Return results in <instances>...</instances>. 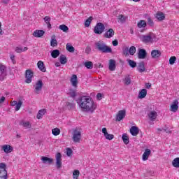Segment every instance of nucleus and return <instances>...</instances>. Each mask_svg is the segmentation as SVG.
<instances>
[{
    "label": "nucleus",
    "instance_id": "nucleus-1",
    "mask_svg": "<svg viewBox=\"0 0 179 179\" xmlns=\"http://www.w3.org/2000/svg\"><path fill=\"white\" fill-rule=\"evenodd\" d=\"M77 103L79 104V106L82 108L83 111H90L91 113H93L97 107L90 96H81Z\"/></svg>",
    "mask_w": 179,
    "mask_h": 179
},
{
    "label": "nucleus",
    "instance_id": "nucleus-2",
    "mask_svg": "<svg viewBox=\"0 0 179 179\" xmlns=\"http://www.w3.org/2000/svg\"><path fill=\"white\" fill-rule=\"evenodd\" d=\"M95 47L98 51L103 54H111V52H113V49L107 45L103 41H99L95 43Z\"/></svg>",
    "mask_w": 179,
    "mask_h": 179
},
{
    "label": "nucleus",
    "instance_id": "nucleus-3",
    "mask_svg": "<svg viewBox=\"0 0 179 179\" xmlns=\"http://www.w3.org/2000/svg\"><path fill=\"white\" fill-rule=\"evenodd\" d=\"M104 30H106V27H104V24L101 22L96 23V26L94 27V33H95V34H101L104 33Z\"/></svg>",
    "mask_w": 179,
    "mask_h": 179
},
{
    "label": "nucleus",
    "instance_id": "nucleus-4",
    "mask_svg": "<svg viewBox=\"0 0 179 179\" xmlns=\"http://www.w3.org/2000/svg\"><path fill=\"white\" fill-rule=\"evenodd\" d=\"M6 169V164L0 163V179H8V171Z\"/></svg>",
    "mask_w": 179,
    "mask_h": 179
},
{
    "label": "nucleus",
    "instance_id": "nucleus-5",
    "mask_svg": "<svg viewBox=\"0 0 179 179\" xmlns=\"http://www.w3.org/2000/svg\"><path fill=\"white\" fill-rule=\"evenodd\" d=\"M8 76V71H6V66L0 64V82H3Z\"/></svg>",
    "mask_w": 179,
    "mask_h": 179
},
{
    "label": "nucleus",
    "instance_id": "nucleus-6",
    "mask_svg": "<svg viewBox=\"0 0 179 179\" xmlns=\"http://www.w3.org/2000/svg\"><path fill=\"white\" fill-rule=\"evenodd\" d=\"M82 138V133L80 131L77 129L73 131V137L72 139L75 143H79L80 142V139Z\"/></svg>",
    "mask_w": 179,
    "mask_h": 179
},
{
    "label": "nucleus",
    "instance_id": "nucleus-7",
    "mask_svg": "<svg viewBox=\"0 0 179 179\" xmlns=\"http://www.w3.org/2000/svg\"><path fill=\"white\" fill-rule=\"evenodd\" d=\"M153 34H149L148 35H143L140 36V40L145 44H149V43H153Z\"/></svg>",
    "mask_w": 179,
    "mask_h": 179
},
{
    "label": "nucleus",
    "instance_id": "nucleus-8",
    "mask_svg": "<svg viewBox=\"0 0 179 179\" xmlns=\"http://www.w3.org/2000/svg\"><path fill=\"white\" fill-rule=\"evenodd\" d=\"M43 86H44V83H43L42 80H37L35 85H34V93L35 94H40V92L43 90Z\"/></svg>",
    "mask_w": 179,
    "mask_h": 179
},
{
    "label": "nucleus",
    "instance_id": "nucleus-9",
    "mask_svg": "<svg viewBox=\"0 0 179 179\" xmlns=\"http://www.w3.org/2000/svg\"><path fill=\"white\" fill-rule=\"evenodd\" d=\"M34 73L31 70H27L25 72L26 83H31Z\"/></svg>",
    "mask_w": 179,
    "mask_h": 179
},
{
    "label": "nucleus",
    "instance_id": "nucleus-10",
    "mask_svg": "<svg viewBox=\"0 0 179 179\" xmlns=\"http://www.w3.org/2000/svg\"><path fill=\"white\" fill-rule=\"evenodd\" d=\"M62 156L61 153L57 152L56 154V167L57 169H61L62 167Z\"/></svg>",
    "mask_w": 179,
    "mask_h": 179
},
{
    "label": "nucleus",
    "instance_id": "nucleus-11",
    "mask_svg": "<svg viewBox=\"0 0 179 179\" xmlns=\"http://www.w3.org/2000/svg\"><path fill=\"white\" fill-rule=\"evenodd\" d=\"M148 55V52H146V50L145 49H138V59H145Z\"/></svg>",
    "mask_w": 179,
    "mask_h": 179
},
{
    "label": "nucleus",
    "instance_id": "nucleus-12",
    "mask_svg": "<svg viewBox=\"0 0 179 179\" xmlns=\"http://www.w3.org/2000/svg\"><path fill=\"white\" fill-rule=\"evenodd\" d=\"M126 113L125 110H120L116 115V120L121 121V120H124V118H125Z\"/></svg>",
    "mask_w": 179,
    "mask_h": 179
},
{
    "label": "nucleus",
    "instance_id": "nucleus-13",
    "mask_svg": "<svg viewBox=\"0 0 179 179\" xmlns=\"http://www.w3.org/2000/svg\"><path fill=\"white\" fill-rule=\"evenodd\" d=\"M162 56V52L159 50H153L151 52V57L153 58V59H156L157 58H160Z\"/></svg>",
    "mask_w": 179,
    "mask_h": 179
},
{
    "label": "nucleus",
    "instance_id": "nucleus-14",
    "mask_svg": "<svg viewBox=\"0 0 179 179\" xmlns=\"http://www.w3.org/2000/svg\"><path fill=\"white\" fill-rule=\"evenodd\" d=\"M148 116L149 117L150 121H156V118H157V112L155 110H151Z\"/></svg>",
    "mask_w": 179,
    "mask_h": 179
},
{
    "label": "nucleus",
    "instance_id": "nucleus-15",
    "mask_svg": "<svg viewBox=\"0 0 179 179\" xmlns=\"http://www.w3.org/2000/svg\"><path fill=\"white\" fill-rule=\"evenodd\" d=\"M178 110V101L177 99L174 100L171 106V111L173 113H176Z\"/></svg>",
    "mask_w": 179,
    "mask_h": 179
},
{
    "label": "nucleus",
    "instance_id": "nucleus-16",
    "mask_svg": "<svg viewBox=\"0 0 179 179\" xmlns=\"http://www.w3.org/2000/svg\"><path fill=\"white\" fill-rule=\"evenodd\" d=\"M137 71L140 72V73H142V72L146 71V68L145 67V62H141L138 63L137 66Z\"/></svg>",
    "mask_w": 179,
    "mask_h": 179
},
{
    "label": "nucleus",
    "instance_id": "nucleus-17",
    "mask_svg": "<svg viewBox=\"0 0 179 179\" xmlns=\"http://www.w3.org/2000/svg\"><path fill=\"white\" fill-rule=\"evenodd\" d=\"M130 134L132 136H136L139 134V128L136 126H132L130 129Z\"/></svg>",
    "mask_w": 179,
    "mask_h": 179
},
{
    "label": "nucleus",
    "instance_id": "nucleus-18",
    "mask_svg": "<svg viewBox=\"0 0 179 179\" xmlns=\"http://www.w3.org/2000/svg\"><path fill=\"white\" fill-rule=\"evenodd\" d=\"M115 33L114 29L110 28L104 34L103 37H105V38H111Z\"/></svg>",
    "mask_w": 179,
    "mask_h": 179
},
{
    "label": "nucleus",
    "instance_id": "nucleus-19",
    "mask_svg": "<svg viewBox=\"0 0 179 179\" xmlns=\"http://www.w3.org/2000/svg\"><path fill=\"white\" fill-rule=\"evenodd\" d=\"M45 34V32L44 31V30H36L34 31L33 36L34 37L40 38L43 37Z\"/></svg>",
    "mask_w": 179,
    "mask_h": 179
},
{
    "label": "nucleus",
    "instance_id": "nucleus-20",
    "mask_svg": "<svg viewBox=\"0 0 179 179\" xmlns=\"http://www.w3.org/2000/svg\"><path fill=\"white\" fill-rule=\"evenodd\" d=\"M151 153H152V151H150V149H145L144 153L143 154V162H146V160H148V159H149V156H150Z\"/></svg>",
    "mask_w": 179,
    "mask_h": 179
},
{
    "label": "nucleus",
    "instance_id": "nucleus-21",
    "mask_svg": "<svg viewBox=\"0 0 179 179\" xmlns=\"http://www.w3.org/2000/svg\"><path fill=\"white\" fill-rule=\"evenodd\" d=\"M41 160L43 164H52V162H54V159H52V158H48L47 157H42Z\"/></svg>",
    "mask_w": 179,
    "mask_h": 179
},
{
    "label": "nucleus",
    "instance_id": "nucleus-22",
    "mask_svg": "<svg viewBox=\"0 0 179 179\" xmlns=\"http://www.w3.org/2000/svg\"><path fill=\"white\" fill-rule=\"evenodd\" d=\"M44 22L45 23H46L47 26H48V29L49 30H51V29H52V27L51 26V17L49 16H45L44 18Z\"/></svg>",
    "mask_w": 179,
    "mask_h": 179
},
{
    "label": "nucleus",
    "instance_id": "nucleus-23",
    "mask_svg": "<svg viewBox=\"0 0 179 179\" xmlns=\"http://www.w3.org/2000/svg\"><path fill=\"white\" fill-rule=\"evenodd\" d=\"M71 82L72 86H73L74 87H78V76L76 75L73 74L71 78Z\"/></svg>",
    "mask_w": 179,
    "mask_h": 179
},
{
    "label": "nucleus",
    "instance_id": "nucleus-24",
    "mask_svg": "<svg viewBox=\"0 0 179 179\" xmlns=\"http://www.w3.org/2000/svg\"><path fill=\"white\" fill-rule=\"evenodd\" d=\"M3 150L5 152V153H10L12 150H13V148L10 146V145H4L2 146Z\"/></svg>",
    "mask_w": 179,
    "mask_h": 179
},
{
    "label": "nucleus",
    "instance_id": "nucleus-25",
    "mask_svg": "<svg viewBox=\"0 0 179 179\" xmlns=\"http://www.w3.org/2000/svg\"><path fill=\"white\" fill-rule=\"evenodd\" d=\"M38 68L41 72H46L47 69H45V66H44V62L43 61H38L37 63Z\"/></svg>",
    "mask_w": 179,
    "mask_h": 179
},
{
    "label": "nucleus",
    "instance_id": "nucleus-26",
    "mask_svg": "<svg viewBox=\"0 0 179 179\" xmlns=\"http://www.w3.org/2000/svg\"><path fill=\"white\" fill-rule=\"evenodd\" d=\"M109 71H115V60L110 59L109 60Z\"/></svg>",
    "mask_w": 179,
    "mask_h": 179
},
{
    "label": "nucleus",
    "instance_id": "nucleus-27",
    "mask_svg": "<svg viewBox=\"0 0 179 179\" xmlns=\"http://www.w3.org/2000/svg\"><path fill=\"white\" fill-rule=\"evenodd\" d=\"M146 94H148V90H146V89H143L140 91L138 97L139 99H145L146 97Z\"/></svg>",
    "mask_w": 179,
    "mask_h": 179
},
{
    "label": "nucleus",
    "instance_id": "nucleus-28",
    "mask_svg": "<svg viewBox=\"0 0 179 179\" xmlns=\"http://www.w3.org/2000/svg\"><path fill=\"white\" fill-rule=\"evenodd\" d=\"M117 19L120 20V23H125V22H127V19H128V16L121 14L117 16Z\"/></svg>",
    "mask_w": 179,
    "mask_h": 179
},
{
    "label": "nucleus",
    "instance_id": "nucleus-29",
    "mask_svg": "<svg viewBox=\"0 0 179 179\" xmlns=\"http://www.w3.org/2000/svg\"><path fill=\"white\" fill-rule=\"evenodd\" d=\"M59 62H60V64H62V65H65V64H66V62H68V59H66V57L64 55H60Z\"/></svg>",
    "mask_w": 179,
    "mask_h": 179
},
{
    "label": "nucleus",
    "instance_id": "nucleus-30",
    "mask_svg": "<svg viewBox=\"0 0 179 179\" xmlns=\"http://www.w3.org/2000/svg\"><path fill=\"white\" fill-rule=\"evenodd\" d=\"M156 17L158 20H159V22H162V20H164V19H166V16L163 13H157Z\"/></svg>",
    "mask_w": 179,
    "mask_h": 179
},
{
    "label": "nucleus",
    "instance_id": "nucleus-31",
    "mask_svg": "<svg viewBox=\"0 0 179 179\" xmlns=\"http://www.w3.org/2000/svg\"><path fill=\"white\" fill-rule=\"evenodd\" d=\"M147 24H146V21L142 20H140L138 24H137V27L139 28V29H142V28H145L146 27Z\"/></svg>",
    "mask_w": 179,
    "mask_h": 179
},
{
    "label": "nucleus",
    "instance_id": "nucleus-32",
    "mask_svg": "<svg viewBox=\"0 0 179 179\" xmlns=\"http://www.w3.org/2000/svg\"><path fill=\"white\" fill-rule=\"evenodd\" d=\"M122 139L125 145H128V143H129V137L127 134H124L122 136Z\"/></svg>",
    "mask_w": 179,
    "mask_h": 179
},
{
    "label": "nucleus",
    "instance_id": "nucleus-33",
    "mask_svg": "<svg viewBox=\"0 0 179 179\" xmlns=\"http://www.w3.org/2000/svg\"><path fill=\"white\" fill-rule=\"evenodd\" d=\"M20 125H22L24 128H31V124H30V122L21 121L20 122Z\"/></svg>",
    "mask_w": 179,
    "mask_h": 179
},
{
    "label": "nucleus",
    "instance_id": "nucleus-34",
    "mask_svg": "<svg viewBox=\"0 0 179 179\" xmlns=\"http://www.w3.org/2000/svg\"><path fill=\"white\" fill-rule=\"evenodd\" d=\"M59 50L56 49L52 51L51 56L52 58H58V57H59Z\"/></svg>",
    "mask_w": 179,
    "mask_h": 179
},
{
    "label": "nucleus",
    "instance_id": "nucleus-35",
    "mask_svg": "<svg viewBox=\"0 0 179 179\" xmlns=\"http://www.w3.org/2000/svg\"><path fill=\"white\" fill-rule=\"evenodd\" d=\"M46 112H47V111L45 110V109H41V110H40L38 111L37 115H36V118H37L38 120H40V119L43 117V115H44V114H45Z\"/></svg>",
    "mask_w": 179,
    "mask_h": 179
},
{
    "label": "nucleus",
    "instance_id": "nucleus-36",
    "mask_svg": "<svg viewBox=\"0 0 179 179\" xmlns=\"http://www.w3.org/2000/svg\"><path fill=\"white\" fill-rule=\"evenodd\" d=\"M59 29L60 30L63 31L64 33H68V31H69V28L68 27V26H66L65 24L59 25Z\"/></svg>",
    "mask_w": 179,
    "mask_h": 179
},
{
    "label": "nucleus",
    "instance_id": "nucleus-37",
    "mask_svg": "<svg viewBox=\"0 0 179 179\" xmlns=\"http://www.w3.org/2000/svg\"><path fill=\"white\" fill-rule=\"evenodd\" d=\"M52 134L54 136H58L61 134V130L59 128H55L52 129Z\"/></svg>",
    "mask_w": 179,
    "mask_h": 179
},
{
    "label": "nucleus",
    "instance_id": "nucleus-38",
    "mask_svg": "<svg viewBox=\"0 0 179 179\" xmlns=\"http://www.w3.org/2000/svg\"><path fill=\"white\" fill-rule=\"evenodd\" d=\"M84 65L87 69H93V62L89 61V62H85L84 63Z\"/></svg>",
    "mask_w": 179,
    "mask_h": 179
},
{
    "label": "nucleus",
    "instance_id": "nucleus-39",
    "mask_svg": "<svg viewBox=\"0 0 179 179\" xmlns=\"http://www.w3.org/2000/svg\"><path fill=\"white\" fill-rule=\"evenodd\" d=\"M124 82V85H126L127 86H129V85L131 83V76H126L124 79L123 80Z\"/></svg>",
    "mask_w": 179,
    "mask_h": 179
},
{
    "label": "nucleus",
    "instance_id": "nucleus-40",
    "mask_svg": "<svg viewBox=\"0 0 179 179\" xmlns=\"http://www.w3.org/2000/svg\"><path fill=\"white\" fill-rule=\"evenodd\" d=\"M69 94L70 97H72V99H75V97H76V90L70 89Z\"/></svg>",
    "mask_w": 179,
    "mask_h": 179
},
{
    "label": "nucleus",
    "instance_id": "nucleus-41",
    "mask_svg": "<svg viewBox=\"0 0 179 179\" xmlns=\"http://www.w3.org/2000/svg\"><path fill=\"white\" fill-rule=\"evenodd\" d=\"M66 48L69 52H75V48L71 45L69 43H67L66 45Z\"/></svg>",
    "mask_w": 179,
    "mask_h": 179
},
{
    "label": "nucleus",
    "instance_id": "nucleus-42",
    "mask_svg": "<svg viewBox=\"0 0 179 179\" xmlns=\"http://www.w3.org/2000/svg\"><path fill=\"white\" fill-rule=\"evenodd\" d=\"M172 165L173 167H179V157L175 158L172 162Z\"/></svg>",
    "mask_w": 179,
    "mask_h": 179
},
{
    "label": "nucleus",
    "instance_id": "nucleus-43",
    "mask_svg": "<svg viewBox=\"0 0 179 179\" xmlns=\"http://www.w3.org/2000/svg\"><path fill=\"white\" fill-rule=\"evenodd\" d=\"M135 52H136V48L135 46H131L129 49V53L130 55H134Z\"/></svg>",
    "mask_w": 179,
    "mask_h": 179
},
{
    "label": "nucleus",
    "instance_id": "nucleus-44",
    "mask_svg": "<svg viewBox=\"0 0 179 179\" xmlns=\"http://www.w3.org/2000/svg\"><path fill=\"white\" fill-rule=\"evenodd\" d=\"M92 20H93V17L91 16L86 20L85 22V27H89L90 26V23H92Z\"/></svg>",
    "mask_w": 179,
    "mask_h": 179
},
{
    "label": "nucleus",
    "instance_id": "nucleus-45",
    "mask_svg": "<svg viewBox=\"0 0 179 179\" xmlns=\"http://www.w3.org/2000/svg\"><path fill=\"white\" fill-rule=\"evenodd\" d=\"M128 64L131 68H136V62L134 60L129 59L128 60Z\"/></svg>",
    "mask_w": 179,
    "mask_h": 179
},
{
    "label": "nucleus",
    "instance_id": "nucleus-46",
    "mask_svg": "<svg viewBox=\"0 0 179 179\" xmlns=\"http://www.w3.org/2000/svg\"><path fill=\"white\" fill-rule=\"evenodd\" d=\"M66 106L68 107L69 110H73L75 108V103L71 102H66Z\"/></svg>",
    "mask_w": 179,
    "mask_h": 179
},
{
    "label": "nucleus",
    "instance_id": "nucleus-47",
    "mask_svg": "<svg viewBox=\"0 0 179 179\" xmlns=\"http://www.w3.org/2000/svg\"><path fill=\"white\" fill-rule=\"evenodd\" d=\"M176 61H177V57H176L175 56L171 57L169 59L170 65H174V64L176 63Z\"/></svg>",
    "mask_w": 179,
    "mask_h": 179
},
{
    "label": "nucleus",
    "instance_id": "nucleus-48",
    "mask_svg": "<svg viewBox=\"0 0 179 179\" xmlns=\"http://www.w3.org/2000/svg\"><path fill=\"white\" fill-rule=\"evenodd\" d=\"M79 174H80V172H79V170H75L73 173V176L74 179L79 178Z\"/></svg>",
    "mask_w": 179,
    "mask_h": 179
},
{
    "label": "nucleus",
    "instance_id": "nucleus-49",
    "mask_svg": "<svg viewBox=\"0 0 179 179\" xmlns=\"http://www.w3.org/2000/svg\"><path fill=\"white\" fill-rule=\"evenodd\" d=\"M50 45L51 47H57V45H58V42H57V39L52 38L50 41Z\"/></svg>",
    "mask_w": 179,
    "mask_h": 179
},
{
    "label": "nucleus",
    "instance_id": "nucleus-50",
    "mask_svg": "<svg viewBox=\"0 0 179 179\" xmlns=\"http://www.w3.org/2000/svg\"><path fill=\"white\" fill-rule=\"evenodd\" d=\"M22 104H23V102H22V101H19L18 103L16 104L15 111H19L20 110V107H22Z\"/></svg>",
    "mask_w": 179,
    "mask_h": 179
},
{
    "label": "nucleus",
    "instance_id": "nucleus-51",
    "mask_svg": "<svg viewBox=\"0 0 179 179\" xmlns=\"http://www.w3.org/2000/svg\"><path fill=\"white\" fill-rule=\"evenodd\" d=\"M104 136L106 139H108V141H112V139H114V136L113 134H109L108 133L106 134Z\"/></svg>",
    "mask_w": 179,
    "mask_h": 179
},
{
    "label": "nucleus",
    "instance_id": "nucleus-52",
    "mask_svg": "<svg viewBox=\"0 0 179 179\" xmlns=\"http://www.w3.org/2000/svg\"><path fill=\"white\" fill-rule=\"evenodd\" d=\"M123 54L126 57H127V55H129V48L126 47V48H123Z\"/></svg>",
    "mask_w": 179,
    "mask_h": 179
},
{
    "label": "nucleus",
    "instance_id": "nucleus-53",
    "mask_svg": "<svg viewBox=\"0 0 179 179\" xmlns=\"http://www.w3.org/2000/svg\"><path fill=\"white\" fill-rule=\"evenodd\" d=\"M72 153H73L72 149H71V148H67L66 149L67 156H69V157L72 156Z\"/></svg>",
    "mask_w": 179,
    "mask_h": 179
},
{
    "label": "nucleus",
    "instance_id": "nucleus-54",
    "mask_svg": "<svg viewBox=\"0 0 179 179\" xmlns=\"http://www.w3.org/2000/svg\"><path fill=\"white\" fill-rule=\"evenodd\" d=\"M15 51L17 52V54H20V52H23V48L16 47L15 48Z\"/></svg>",
    "mask_w": 179,
    "mask_h": 179
},
{
    "label": "nucleus",
    "instance_id": "nucleus-55",
    "mask_svg": "<svg viewBox=\"0 0 179 179\" xmlns=\"http://www.w3.org/2000/svg\"><path fill=\"white\" fill-rule=\"evenodd\" d=\"M148 23L149 26H153L154 25L153 20H152L151 17L148 18Z\"/></svg>",
    "mask_w": 179,
    "mask_h": 179
},
{
    "label": "nucleus",
    "instance_id": "nucleus-56",
    "mask_svg": "<svg viewBox=\"0 0 179 179\" xmlns=\"http://www.w3.org/2000/svg\"><path fill=\"white\" fill-rule=\"evenodd\" d=\"M90 51H92V48H90V46H87L85 48V53L89 54Z\"/></svg>",
    "mask_w": 179,
    "mask_h": 179
},
{
    "label": "nucleus",
    "instance_id": "nucleus-57",
    "mask_svg": "<svg viewBox=\"0 0 179 179\" xmlns=\"http://www.w3.org/2000/svg\"><path fill=\"white\" fill-rule=\"evenodd\" d=\"M112 44L114 47H117V45H118V41L117 39L114 40L113 42H112Z\"/></svg>",
    "mask_w": 179,
    "mask_h": 179
},
{
    "label": "nucleus",
    "instance_id": "nucleus-58",
    "mask_svg": "<svg viewBox=\"0 0 179 179\" xmlns=\"http://www.w3.org/2000/svg\"><path fill=\"white\" fill-rule=\"evenodd\" d=\"M102 133L103 134L104 136H105L106 135H107V134H108V133L107 132V128L103 127V128L102 129Z\"/></svg>",
    "mask_w": 179,
    "mask_h": 179
},
{
    "label": "nucleus",
    "instance_id": "nucleus-59",
    "mask_svg": "<svg viewBox=\"0 0 179 179\" xmlns=\"http://www.w3.org/2000/svg\"><path fill=\"white\" fill-rule=\"evenodd\" d=\"M96 99H97V100H101V99H102V94H101V93H98V94H96Z\"/></svg>",
    "mask_w": 179,
    "mask_h": 179
},
{
    "label": "nucleus",
    "instance_id": "nucleus-60",
    "mask_svg": "<svg viewBox=\"0 0 179 179\" xmlns=\"http://www.w3.org/2000/svg\"><path fill=\"white\" fill-rule=\"evenodd\" d=\"M145 87H146V89H150L152 87V84L149 83H146Z\"/></svg>",
    "mask_w": 179,
    "mask_h": 179
},
{
    "label": "nucleus",
    "instance_id": "nucleus-61",
    "mask_svg": "<svg viewBox=\"0 0 179 179\" xmlns=\"http://www.w3.org/2000/svg\"><path fill=\"white\" fill-rule=\"evenodd\" d=\"M1 3H5L6 5L9 3V0H1Z\"/></svg>",
    "mask_w": 179,
    "mask_h": 179
},
{
    "label": "nucleus",
    "instance_id": "nucleus-62",
    "mask_svg": "<svg viewBox=\"0 0 179 179\" xmlns=\"http://www.w3.org/2000/svg\"><path fill=\"white\" fill-rule=\"evenodd\" d=\"M3 101H5V96H1V98L0 99V104H2Z\"/></svg>",
    "mask_w": 179,
    "mask_h": 179
},
{
    "label": "nucleus",
    "instance_id": "nucleus-63",
    "mask_svg": "<svg viewBox=\"0 0 179 179\" xmlns=\"http://www.w3.org/2000/svg\"><path fill=\"white\" fill-rule=\"evenodd\" d=\"M16 104H17V101H13L12 102V106H16Z\"/></svg>",
    "mask_w": 179,
    "mask_h": 179
},
{
    "label": "nucleus",
    "instance_id": "nucleus-64",
    "mask_svg": "<svg viewBox=\"0 0 179 179\" xmlns=\"http://www.w3.org/2000/svg\"><path fill=\"white\" fill-rule=\"evenodd\" d=\"M10 59H11V61H13V59H15V55H10Z\"/></svg>",
    "mask_w": 179,
    "mask_h": 179
}]
</instances>
